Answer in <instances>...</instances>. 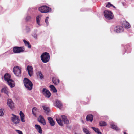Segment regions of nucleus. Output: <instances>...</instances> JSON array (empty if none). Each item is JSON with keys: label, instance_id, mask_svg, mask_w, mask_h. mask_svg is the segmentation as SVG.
<instances>
[{"label": "nucleus", "instance_id": "f257e3e1", "mask_svg": "<svg viewBox=\"0 0 134 134\" xmlns=\"http://www.w3.org/2000/svg\"><path fill=\"white\" fill-rule=\"evenodd\" d=\"M4 79L6 81L8 84L11 88H12L15 86V83L14 81L11 79V77L10 75L7 73L5 74L4 76Z\"/></svg>", "mask_w": 134, "mask_h": 134}, {"label": "nucleus", "instance_id": "f03ea898", "mask_svg": "<svg viewBox=\"0 0 134 134\" xmlns=\"http://www.w3.org/2000/svg\"><path fill=\"white\" fill-rule=\"evenodd\" d=\"M23 82L27 90H30L32 89L33 84L29 79L24 78Z\"/></svg>", "mask_w": 134, "mask_h": 134}, {"label": "nucleus", "instance_id": "7ed1b4c3", "mask_svg": "<svg viewBox=\"0 0 134 134\" xmlns=\"http://www.w3.org/2000/svg\"><path fill=\"white\" fill-rule=\"evenodd\" d=\"M41 58L42 61L44 63H46L49 61L50 55L47 52L43 53L41 56Z\"/></svg>", "mask_w": 134, "mask_h": 134}, {"label": "nucleus", "instance_id": "20e7f679", "mask_svg": "<svg viewBox=\"0 0 134 134\" xmlns=\"http://www.w3.org/2000/svg\"><path fill=\"white\" fill-rule=\"evenodd\" d=\"M104 16L106 19L110 20L113 18V14L110 11L105 10L104 11Z\"/></svg>", "mask_w": 134, "mask_h": 134}, {"label": "nucleus", "instance_id": "39448f33", "mask_svg": "<svg viewBox=\"0 0 134 134\" xmlns=\"http://www.w3.org/2000/svg\"><path fill=\"white\" fill-rule=\"evenodd\" d=\"M39 10L42 13H47L50 12L51 9L46 6H42L38 8Z\"/></svg>", "mask_w": 134, "mask_h": 134}, {"label": "nucleus", "instance_id": "423d86ee", "mask_svg": "<svg viewBox=\"0 0 134 134\" xmlns=\"http://www.w3.org/2000/svg\"><path fill=\"white\" fill-rule=\"evenodd\" d=\"M13 72L16 76L20 77L21 76V68L18 66H15L13 68Z\"/></svg>", "mask_w": 134, "mask_h": 134}, {"label": "nucleus", "instance_id": "0eeeda50", "mask_svg": "<svg viewBox=\"0 0 134 134\" xmlns=\"http://www.w3.org/2000/svg\"><path fill=\"white\" fill-rule=\"evenodd\" d=\"M12 116L11 117V120L13 124L16 125L18 124L20 121V120L18 116L14 114H12Z\"/></svg>", "mask_w": 134, "mask_h": 134}, {"label": "nucleus", "instance_id": "6e6552de", "mask_svg": "<svg viewBox=\"0 0 134 134\" xmlns=\"http://www.w3.org/2000/svg\"><path fill=\"white\" fill-rule=\"evenodd\" d=\"M25 50L24 47H14L13 49L14 53H19L23 52Z\"/></svg>", "mask_w": 134, "mask_h": 134}, {"label": "nucleus", "instance_id": "1a4fd4ad", "mask_svg": "<svg viewBox=\"0 0 134 134\" xmlns=\"http://www.w3.org/2000/svg\"><path fill=\"white\" fill-rule=\"evenodd\" d=\"M42 92L45 97L48 98L50 97L51 95V93L49 91L45 88H43L42 90Z\"/></svg>", "mask_w": 134, "mask_h": 134}, {"label": "nucleus", "instance_id": "9d476101", "mask_svg": "<svg viewBox=\"0 0 134 134\" xmlns=\"http://www.w3.org/2000/svg\"><path fill=\"white\" fill-rule=\"evenodd\" d=\"M123 28L122 26H119L114 27V32L117 33H121L123 31Z\"/></svg>", "mask_w": 134, "mask_h": 134}, {"label": "nucleus", "instance_id": "9b49d317", "mask_svg": "<svg viewBox=\"0 0 134 134\" xmlns=\"http://www.w3.org/2000/svg\"><path fill=\"white\" fill-rule=\"evenodd\" d=\"M27 69L28 71V74L30 76L33 75V70L32 67L30 65H28L27 68Z\"/></svg>", "mask_w": 134, "mask_h": 134}, {"label": "nucleus", "instance_id": "f8f14e48", "mask_svg": "<svg viewBox=\"0 0 134 134\" xmlns=\"http://www.w3.org/2000/svg\"><path fill=\"white\" fill-rule=\"evenodd\" d=\"M38 122L42 124L43 125H46V122L43 117L41 115H40L38 118Z\"/></svg>", "mask_w": 134, "mask_h": 134}, {"label": "nucleus", "instance_id": "ddd939ff", "mask_svg": "<svg viewBox=\"0 0 134 134\" xmlns=\"http://www.w3.org/2000/svg\"><path fill=\"white\" fill-rule=\"evenodd\" d=\"M7 104L11 109H13L14 108V103L11 99L8 100Z\"/></svg>", "mask_w": 134, "mask_h": 134}, {"label": "nucleus", "instance_id": "4468645a", "mask_svg": "<svg viewBox=\"0 0 134 134\" xmlns=\"http://www.w3.org/2000/svg\"><path fill=\"white\" fill-rule=\"evenodd\" d=\"M61 116L63 121L64 122L65 124H68L69 123V120L68 119L66 116L64 115H62Z\"/></svg>", "mask_w": 134, "mask_h": 134}, {"label": "nucleus", "instance_id": "2eb2a0df", "mask_svg": "<svg viewBox=\"0 0 134 134\" xmlns=\"http://www.w3.org/2000/svg\"><path fill=\"white\" fill-rule=\"evenodd\" d=\"M36 74L37 77L41 80L43 79L44 76L40 71H38L36 73Z\"/></svg>", "mask_w": 134, "mask_h": 134}, {"label": "nucleus", "instance_id": "dca6fc26", "mask_svg": "<svg viewBox=\"0 0 134 134\" xmlns=\"http://www.w3.org/2000/svg\"><path fill=\"white\" fill-rule=\"evenodd\" d=\"M42 16V15H38L36 18L37 24L40 26L42 25V24H40V23L41 19Z\"/></svg>", "mask_w": 134, "mask_h": 134}, {"label": "nucleus", "instance_id": "f3484780", "mask_svg": "<svg viewBox=\"0 0 134 134\" xmlns=\"http://www.w3.org/2000/svg\"><path fill=\"white\" fill-rule=\"evenodd\" d=\"M111 128L116 131H119V129L117 126L113 122H112L110 124Z\"/></svg>", "mask_w": 134, "mask_h": 134}, {"label": "nucleus", "instance_id": "a211bd4d", "mask_svg": "<svg viewBox=\"0 0 134 134\" xmlns=\"http://www.w3.org/2000/svg\"><path fill=\"white\" fill-rule=\"evenodd\" d=\"M48 119L49 121V122L51 126H53L55 125V122L53 120L52 118L51 117H48Z\"/></svg>", "mask_w": 134, "mask_h": 134}, {"label": "nucleus", "instance_id": "6ab92c4d", "mask_svg": "<svg viewBox=\"0 0 134 134\" xmlns=\"http://www.w3.org/2000/svg\"><path fill=\"white\" fill-rule=\"evenodd\" d=\"M35 127L39 133L41 134L42 133V130L41 127L40 125H35Z\"/></svg>", "mask_w": 134, "mask_h": 134}, {"label": "nucleus", "instance_id": "aec40b11", "mask_svg": "<svg viewBox=\"0 0 134 134\" xmlns=\"http://www.w3.org/2000/svg\"><path fill=\"white\" fill-rule=\"evenodd\" d=\"M93 116L91 114L87 116L86 119L87 121L92 122L93 120Z\"/></svg>", "mask_w": 134, "mask_h": 134}, {"label": "nucleus", "instance_id": "412c9836", "mask_svg": "<svg viewBox=\"0 0 134 134\" xmlns=\"http://www.w3.org/2000/svg\"><path fill=\"white\" fill-rule=\"evenodd\" d=\"M19 114L20 116L21 121L23 122H25V115H24V114L23 113V112L21 111H20V112Z\"/></svg>", "mask_w": 134, "mask_h": 134}, {"label": "nucleus", "instance_id": "4be33fe9", "mask_svg": "<svg viewBox=\"0 0 134 134\" xmlns=\"http://www.w3.org/2000/svg\"><path fill=\"white\" fill-rule=\"evenodd\" d=\"M1 92L8 94L9 93L8 89L7 87H4L1 90Z\"/></svg>", "mask_w": 134, "mask_h": 134}, {"label": "nucleus", "instance_id": "5701e85b", "mask_svg": "<svg viewBox=\"0 0 134 134\" xmlns=\"http://www.w3.org/2000/svg\"><path fill=\"white\" fill-rule=\"evenodd\" d=\"M43 108L45 112L48 114L50 111V109L48 107H47L45 106H43Z\"/></svg>", "mask_w": 134, "mask_h": 134}, {"label": "nucleus", "instance_id": "b1692460", "mask_svg": "<svg viewBox=\"0 0 134 134\" xmlns=\"http://www.w3.org/2000/svg\"><path fill=\"white\" fill-rule=\"evenodd\" d=\"M23 41L24 42L25 45L27 47L29 48H30L31 45L30 43L28 41H27L25 40H23Z\"/></svg>", "mask_w": 134, "mask_h": 134}, {"label": "nucleus", "instance_id": "393cba45", "mask_svg": "<svg viewBox=\"0 0 134 134\" xmlns=\"http://www.w3.org/2000/svg\"><path fill=\"white\" fill-rule=\"evenodd\" d=\"M56 103L57 106L58 108H60L62 106L61 102L58 100L56 101Z\"/></svg>", "mask_w": 134, "mask_h": 134}, {"label": "nucleus", "instance_id": "a878e982", "mask_svg": "<svg viewBox=\"0 0 134 134\" xmlns=\"http://www.w3.org/2000/svg\"><path fill=\"white\" fill-rule=\"evenodd\" d=\"M51 90L54 92H56L57 90L54 86L53 85H51L49 86Z\"/></svg>", "mask_w": 134, "mask_h": 134}, {"label": "nucleus", "instance_id": "bb28decb", "mask_svg": "<svg viewBox=\"0 0 134 134\" xmlns=\"http://www.w3.org/2000/svg\"><path fill=\"white\" fill-rule=\"evenodd\" d=\"M92 128L94 131L99 134H101L102 133L99 131V129L98 128L94 127H92Z\"/></svg>", "mask_w": 134, "mask_h": 134}, {"label": "nucleus", "instance_id": "cd10ccee", "mask_svg": "<svg viewBox=\"0 0 134 134\" xmlns=\"http://www.w3.org/2000/svg\"><path fill=\"white\" fill-rule=\"evenodd\" d=\"M124 26L126 28H129L131 27V25L130 24L128 23L126 21L124 22Z\"/></svg>", "mask_w": 134, "mask_h": 134}, {"label": "nucleus", "instance_id": "c85d7f7f", "mask_svg": "<svg viewBox=\"0 0 134 134\" xmlns=\"http://www.w3.org/2000/svg\"><path fill=\"white\" fill-rule=\"evenodd\" d=\"M53 82L54 84L57 85L59 83V80L58 79H53Z\"/></svg>", "mask_w": 134, "mask_h": 134}, {"label": "nucleus", "instance_id": "c756f323", "mask_svg": "<svg viewBox=\"0 0 134 134\" xmlns=\"http://www.w3.org/2000/svg\"><path fill=\"white\" fill-rule=\"evenodd\" d=\"M58 124L60 126L62 125V121L60 119L57 118L56 119Z\"/></svg>", "mask_w": 134, "mask_h": 134}, {"label": "nucleus", "instance_id": "7c9ffc66", "mask_svg": "<svg viewBox=\"0 0 134 134\" xmlns=\"http://www.w3.org/2000/svg\"><path fill=\"white\" fill-rule=\"evenodd\" d=\"M99 125L101 126H105L107 125V124L104 121H102L100 122Z\"/></svg>", "mask_w": 134, "mask_h": 134}, {"label": "nucleus", "instance_id": "2f4dec72", "mask_svg": "<svg viewBox=\"0 0 134 134\" xmlns=\"http://www.w3.org/2000/svg\"><path fill=\"white\" fill-rule=\"evenodd\" d=\"M31 17L30 15H27L25 18V20L26 21H30L31 20Z\"/></svg>", "mask_w": 134, "mask_h": 134}, {"label": "nucleus", "instance_id": "473e14b6", "mask_svg": "<svg viewBox=\"0 0 134 134\" xmlns=\"http://www.w3.org/2000/svg\"><path fill=\"white\" fill-rule=\"evenodd\" d=\"M83 131L86 134H91L89 133L88 130L85 128H83Z\"/></svg>", "mask_w": 134, "mask_h": 134}, {"label": "nucleus", "instance_id": "72a5a7b5", "mask_svg": "<svg viewBox=\"0 0 134 134\" xmlns=\"http://www.w3.org/2000/svg\"><path fill=\"white\" fill-rule=\"evenodd\" d=\"M37 110V108L35 107L34 108L32 109V112L33 114L35 116L36 115V113L35 112Z\"/></svg>", "mask_w": 134, "mask_h": 134}, {"label": "nucleus", "instance_id": "f704fd0d", "mask_svg": "<svg viewBox=\"0 0 134 134\" xmlns=\"http://www.w3.org/2000/svg\"><path fill=\"white\" fill-rule=\"evenodd\" d=\"M112 6L114 8H115V7L114 6L111 4L109 2L106 5V7L108 8H109L110 7Z\"/></svg>", "mask_w": 134, "mask_h": 134}, {"label": "nucleus", "instance_id": "c9c22d12", "mask_svg": "<svg viewBox=\"0 0 134 134\" xmlns=\"http://www.w3.org/2000/svg\"><path fill=\"white\" fill-rule=\"evenodd\" d=\"M49 19L48 17H47L45 19V22L46 23L47 25H48L49 24V22L48 21V19Z\"/></svg>", "mask_w": 134, "mask_h": 134}, {"label": "nucleus", "instance_id": "e433bc0d", "mask_svg": "<svg viewBox=\"0 0 134 134\" xmlns=\"http://www.w3.org/2000/svg\"><path fill=\"white\" fill-rule=\"evenodd\" d=\"M4 115V113L2 109H0V116H2Z\"/></svg>", "mask_w": 134, "mask_h": 134}, {"label": "nucleus", "instance_id": "4c0bfd02", "mask_svg": "<svg viewBox=\"0 0 134 134\" xmlns=\"http://www.w3.org/2000/svg\"><path fill=\"white\" fill-rule=\"evenodd\" d=\"M26 32H29L30 30V28H29V27L28 26H26Z\"/></svg>", "mask_w": 134, "mask_h": 134}, {"label": "nucleus", "instance_id": "58836bf2", "mask_svg": "<svg viewBox=\"0 0 134 134\" xmlns=\"http://www.w3.org/2000/svg\"><path fill=\"white\" fill-rule=\"evenodd\" d=\"M32 36L35 38H37V35L35 33H33L32 34Z\"/></svg>", "mask_w": 134, "mask_h": 134}, {"label": "nucleus", "instance_id": "ea45409f", "mask_svg": "<svg viewBox=\"0 0 134 134\" xmlns=\"http://www.w3.org/2000/svg\"><path fill=\"white\" fill-rule=\"evenodd\" d=\"M16 131L19 134H23L22 132L20 131L16 130Z\"/></svg>", "mask_w": 134, "mask_h": 134}, {"label": "nucleus", "instance_id": "a19ab883", "mask_svg": "<svg viewBox=\"0 0 134 134\" xmlns=\"http://www.w3.org/2000/svg\"><path fill=\"white\" fill-rule=\"evenodd\" d=\"M81 122L83 124H84V122L82 120H81Z\"/></svg>", "mask_w": 134, "mask_h": 134}, {"label": "nucleus", "instance_id": "79ce46f5", "mask_svg": "<svg viewBox=\"0 0 134 134\" xmlns=\"http://www.w3.org/2000/svg\"><path fill=\"white\" fill-rule=\"evenodd\" d=\"M124 134H127L125 132H124Z\"/></svg>", "mask_w": 134, "mask_h": 134}, {"label": "nucleus", "instance_id": "37998d69", "mask_svg": "<svg viewBox=\"0 0 134 134\" xmlns=\"http://www.w3.org/2000/svg\"><path fill=\"white\" fill-rule=\"evenodd\" d=\"M1 97V94H0V97Z\"/></svg>", "mask_w": 134, "mask_h": 134}]
</instances>
